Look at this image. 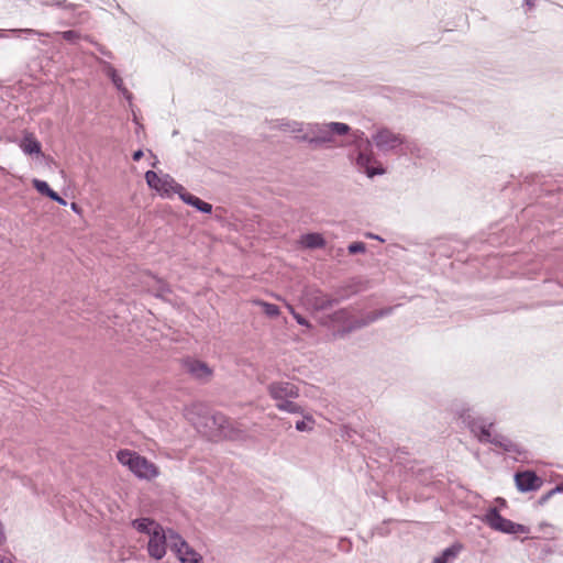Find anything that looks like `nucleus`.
<instances>
[{
	"mask_svg": "<svg viewBox=\"0 0 563 563\" xmlns=\"http://www.w3.org/2000/svg\"><path fill=\"white\" fill-rule=\"evenodd\" d=\"M298 244L302 249H322L325 246V239L321 233L310 232L302 234L298 240Z\"/></svg>",
	"mask_w": 563,
	"mask_h": 563,
	"instance_id": "nucleus-16",
	"label": "nucleus"
},
{
	"mask_svg": "<svg viewBox=\"0 0 563 563\" xmlns=\"http://www.w3.org/2000/svg\"><path fill=\"white\" fill-rule=\"evenodd\" d=\"M301 419L298 420L295 424V428L298 432H312L316 428V419L312 415L302 410V413H299Z\"/></svg>",
	"mask_w": 563,
	"mask_h": 563,
	"instance_id": "nucleus-18",
	"label": "nucleus"
},
{
	"mask_svg": "<svg viewBox=\"0 0 563 563\" xmlns=\"http://www.w3.org/2000/svg\"><path fill=\"white\" fill-rule=\"evenodd\" d=\"M170 548L180 563H205L200 553L195 551L178 533L170 532Z\"/></svg>",
	"mask_w": 563,
	"mask_h": 563,
	"instance_id": "nucleus-10",
	"label": "nucleus"
},
{
	"mask_svg": "<svg viewBox=\"0 0 563 563\" xmlns=\"http://www.w3.org/2000/svg\"><path fill=\"white\" fill-rule=\"evenodd\" d=\"M527 5L532 7L531 0H527Z\"/></svg>",
	"mask_w": 563,
	"mask_h": 563,
	"instance_id": "nucleus-38",
	"label": "nucleus"
},
{
	"mask_svg": "<svg viewBox=\"0 0 563 563\" xmlns=\"http://www.w3.org/2000/svg\"><path fill=\"white\" fill-rule=\"evenodd\" d=\"M517 488L520 492L536 490L541 486V479L533 472H522L515 476Z\"/></svg>",
	"mask_w": 563,
	"mask_h": 563,
	"instance_id": "nucleus-15",
	"label": "nucleus"
},
{
	"mask_svg": "<svg viewBox=\"0 0 563 563\" xmlns=\"http://www.w3.org/2000/svg\"><path fill=\"white\" fill-rule=\"evenodd\" d=\"M142 156H143V152L141 150H139V151L134 152L133 159L140 161L142 158Z\"/></svg>",
	"mask_w": 563,
	"mask_h": 563,
	"instance_id": "nucleus-32",
	"label": "nucleus"
},
{
	"mask_svg": "<svg viewBox=\"0 0 563 563\" xmlns=\"http://www.w3.org/2000/svg\"><path fill=\"white\" fill-rule=\"evenodd\" d=\"M460 416L481 442L494 443L507 452L517 451L516 445L509 439L493 433V423L487 424L484 421L472 418L470 409L463 410Z\"/></svg>",
	"mask_w": 563,
	"mask_h": 563,
	"instance_id": "nucleus-4",
	"label": "nucleus"
},
{
	"mask_svg": "<svg viewBox=\"0 0 563 563\" xmlns=\"http://www.w3.org/2000/svg\"><path fill=\"white\" fill-rule=\"evenodd\" d=\"M183 366L187 374L200 382H207L213 375V369L207 363L199 360L188 358L184 361Z\"/></svg>",
	"mask_w": 563,
	"mask_h": 563,
	"instance_id": "nucleus-13",
	"label": "nucleus"
},
{
	"mask_svg": "<svg viewBox=\"0 0 563 563\" xmlns=\"http://www.w3.org/2000/svg\"><path fill=\"white\" fill-rule=\"evenodd\" d=\"M266 124L269 130L292 135L298 141H302V136L307 133L308 126V123L291 120L288 118L267 120Z\"/></svg>",
	"mask_w": 563,
	"mask_h": 563,
	"instance_id": "nucleus-9",
	"label": "nucleus"
},
{
	"mask_svg": "<svg viewBox=\"0 0 563 563\" xmlns=\"http://www.w3.org/2000/svg\"><path fill=\"white\" fill-rule=\"evenodd\" d=\"M254 303L261 307L264 313L271 318H276L280 313L279 308L274 303H269L263 300H254Z\"/></svg>",
	"mask_w": 563,
	"mask_h": 563,
	"instance_id": "nucleus-22",
	"label": "nucleus"
},
{
	"mask_svg": "<svg viewBox=\"0 0 563 563\" xmlns=\"http://www.w3.org/2000/svg\"><path fill=\"white\" fill-rule=\"evenodd\" d=\"M301 303L306 309L317 312L332 308L336 303V300L320 290H313L302 297Z\"/></svg>",
	"mask_w": 563,
	"mask_h": 563,
	"instance_id": "nucleus-11",
	"label": "nucleus"
},
{
	"mask_svg": "<svg viewBox=\"0 0 563 563\" xmlns=\"http://www.w3.org/2000/svg\"><path fill=\"white\" fill-rule=\"evenodd\" d=\"M145 180L147 186L163 198H170L175 194L179 196L184 188L170 175L157 174L153 170L145 173Z\"/></svg>",
	"mask_w": 563,
	"mask_h": 563,
	"instance_id": "nucleus-6",
	"label": "nucleus"
},
{
	"mask_svg": "<svg viewBox=\"0 0 563 563\" xmlns=\"http://www.w3.org/2000/svg\"><path fill=\"white\" fill-rule=\"evenodd\" d=\"M62 35L66 41L70 42L75 41L78 37V34L75 31H65L62 33Z\"/></svg>",
	"mask_w": 563,
	"mask_h": 563,
	"instance_id": "nucleus-29",
	"label": "nucleus"
},
{
	"mask_svg": "<svg viewBox=\"0 0 563 563\" xmlns=\"http://www.w3.org/2000/svg\"><path fill=\"white\" fill-rule=\"evenodd\" d=\"M461 550L462 544L454 543L446 548L440 555L435 556L432 563H449V561L454 560L457 556Z\"/></svg>",
	"mask_w": 563,
	"mask_h": 563,
	"instance_id": "nucleus-19",
	"label": "nucleus"
},
{
	"mask_svg": "<svg viewBox=\"0 0 563 563\" xmlns=\"http://www.w3.org/2000/svg\"><path fill=\"white\" fill-rule=\"evenodd\" d=\"M117 460L140 481L151 482L161 475L159 467L136 451L129 449L119 450L117 452Z\"/></svg>",
	"mask_w": 563,
	"mask_h": 563,
	"instance_id": "nucleus-3",
	"label": "nucleus"
},
{
	"mask_svg": "<svg viewBox=\"0 0 563 563\" xmlns=\"http://www.w3.org/2000/svg\"><path fill=\"white\" fill-rule=\"evenodd\" d=\"M131 526L139 533L148 537L146 549L152 559L159 561L166 555L167 538H169L170 532H173L172 530L166 532L162 525L147 517L132 520Z\"/></svg>",
	"mask_w": 563,
	"mask_h": 563,
	"instance_id": "nucleus-1",
	"label": "nucleus"
},
{
	"mask_svg": "<svg viewBox=\"0 0 563 563\" xmlns=\"http://www.w3.org/2000/svg\"><path fill=\"white\" fill-rule=\"evenodd\" d=\"M354 143L356 144L355 154L351 155V161L360 173L365 174L368 178L382 176L386 173V168L374 156L369 146V142L365 139L362 131L353 133Z\"/></svg>",
	"mask_w": 563,
	"mask_h": 563,
	"instance_id": "nucleus-2",
	"label": "nucleus"
},
{
	"mask_svg": "<svg viewBox=\"0 0 563 563\" xmlns=\"http://www.w3.org/2000/svg\"><path fill=\"white\" fill-rule=\"evenodd\" d=\"M51 199L62 206H66V203H67L66 200H64L57 192H54L53 195H51Z\"/></svg>",
	"mask_w": 563,
	"mask_h": 563,
	"instance_id": "nucleus-31",
	"label": "nucleus"
},
{
	"mask_svg": "<svg viewBox=\"0 0 563 563\" xmlns=\"http://www.w3.org/2000/svg\"><path fill=\"white\" fill-rule=\"evenodd\" d=\"M367 236L371 239H374V240L383 241V239H380L378 235H375V234H368Z\"/></svg>",
	"mask_w": 563,
	"mask_h": 563,
	"instance_id": "nucleus-36",
	"label": "nucleus"
},
{
	"mask_svg": "<svg viewBox=\"0 0 563 563\" xmlns=\"http://www.w3.org/2000/svg\"><path fill=\"white\" fill-rule=\"evenodd\" d=\"M268 394L275 400V406L278 404L286 401L288 399H296L299 397L298 387L288 382H277L272 383L268 386Z\"/></svg>",
	"mask_w": 563,
	"mask_h": 563,
	"instance_id": "nucleus-12",
	"label": "nucleus"
},
{
	"mask_svg": "<svg viewBox=\"0 0 563 563\" xmlns=\"http://www.w3.org/2000/svg\"><path fill=\"white\" fill-rule=\"evenodd\" d=\"M287 309H288V311H289L292 316H294V313H297V312L295 311V309L292 308V306H290V305H287Z\"/></svg>",
	"mask_w": 563,
	"mask_h": 563,
	"instance_id": "nucleus-37",
	"label": "nucleus"
},
{
	"mask_svg": "<svg viewBox=\"0 0 563 563\" xmlns=\"http://www.w3.org/2000/svg\"><path fill=\"white\" fill-rule=\"evenodd\" d=\"M32 184L34 186V188L42 195L44 196H47L48 198H51V195H53L55 191L52 190L48 186V184L44 180H40V179H33L32 180Z\"/></svg>",
	"mask_w": 563,
	"mask_h": 563,
	"instance_id": "nucleus-24",
	"label": "nucleus"
},
{
	"mask_svg": "<svg viewBox=\"0 0 563 563\" xmlns=\"http://www.w3.org/2000/svg\"><path fill=\"white\" fill-rule=\"evenodd\" d=\"M8 33H11L15 36H19L21 34L26 35H40L38 32L32 29H10V30H0V38H5L8 36Z\"/></svg>",
	"mask_w": 563,
	"mask_h": 563,
	"instance_id": "nucleus-23",
	"label": "nucleus"
},
{
	"mask_svg": "<svg viewBox=\"0 0 563 563\" xmlns=\"http://www.w3.org/2000/svg\"><path fill=\"white\" fill-rule=\"evenodd\" d=\"M5 542H7L5 526L2 521V519L0 518V544H4Z\"/></svg>",
	"mask_w": 563,
	"mask_h": 563,
	"instance_id": "nucleus-28",
	"label": "nucleus"
},
{
	"mask_svg": "<svg viewBox=\"0 0 563 563\" xmlns=\"http://www.w3.org/2000/svg\"><path fill=\"white\" fill-rule=\"evenodd\" d=\"M70 208H71V210H73L74 212H76L77 214H80V212H81V211H80V208L77 206V203L73 202V203L70 205Z\"/></svg>",
	"mask_w": 563,
	"mask_h": 563,
	"instance_id": "nucleus-34",
	"label": "nucleus"
},
{
	"mask_svg": "<svg viewBox=\"0 0 563 563\" xmlns=\"http://www.w3.org/2000/svg\"><path fill=\"white\" fill-rule=\"evenodd\" d=\"M106 74L111 78L113 85L120 90L122 91L124 95L128 93L126 89L124 88L123 86V80L122 78L118 75L117 70L110 66V65H107L106 66V69H104Z\"/></svg>",
	"mask_w": 563,
	"mask_h": 563,
	"instance_id": "nucleus-21",
	"label": "nucleus"
},
{
	"mask_svg": "<svg viewBox=\"0 0 563 563\" xmlns=\"http://www.w3.org/2000/svg\"><path fill=\"white\" fill-rule=\"evenodd\" d=\"M350 132V126L342 122L329 123H308L307 133L302 136V142L316 145H325L334 143L335 135H345Z\"/></svg>",
	"mask_w": 563,
	"mask_h": 563,
	"instance_id": "nucleus-5",
	"label": "nucleus"
},
{
	"mask_svg": "<svg viewBox=\"0 0 563 563\" xmlns=\"http://www.w3.org/2000/svg\"><path fill=\"white\" fill-rule=\"evenodd\" d=\"M483 521L486 522L492 529L507 533V534H526L529 533V528L516 523L509 519H506L500 516L496 508H490L486 511Z\"/></svg>",
	"mask_w": 563,
	"mask_h": 563,
	"instance_id": "nucleus-7",
	"label": "nucleus"
},
{
	"mask_svg": "<svg viewBox=\"0 0 563 563\" xmlns=\"http://www.w3.org/2000/svg\"><path fill=\"white\" fill-rule=\"evenodd\" d=\"M294 319L300 324V325H303V327H307V328H310V323L302 317L300 316L299 313H294Z\"/></svg>",
	"mask_w": 563,
	"mask_h": 563,
	"instance_id": "nucleus-30",
	"label": "nucleus"
},
{
	"mask_svg": "<svg viewBox=\"0 0 563 563\" xmlns=\"http://www.w3.org/2000/svg\"><path fill=\"white\" fill-rule=\"evenodd\" d=\"M563 493V484L552 489L551 494Z\"/></svg>",
	"mask_w": 563,
	"mask_h": 563,
	"instance_id": "nucleus-35",
	"label": "nucleus"
},
{
	"mask_svg": "<svg viewBox=\"0 0 563 563\" xmlns=\"http://www.w3.org/2000/svg\"><path fill=\"white\" fill-rule=\"evenodd\" d=\"M384 312H380L378 314H372V316H368L366 318V320H363V321H357L355 324L353 325H349L347 327V330H352V329H355V328H360V327H363V325H366L368 324L369 322H373L375 321L378 317L383 316Z\"/></svg>",
	"mask_w": 563,
	"mask_h": 563,
	"instance_id": "nucleus-25",
	"label": "nucleus"
},
{
	"mask_svg": "<svg viewBox=\"0 0 563 563\" xmlns=\"http://www.w3.org/2000/svg\"><path fill=\"white\" fill-rule=\"evenodd\" d=\"M179 198L186 203L194 208H196L198 211L203 213H210L212 211V206L200 198L187 192L184 188L181 192L179 194Z\"/></svg>",
	"mask_w": 563,
	"mask_h": 563,
	"instance_id": "nucleus-17",
	"label": "nucleus"
},
{
	"mask_svg": "<svg viewBox=\"0 0 563 563\" xmlns=\"http://www.w3.org/2000/svg\"><path fill=\"white\" fill-rule=\"evenodd\" d=\"M347 250L351 254H356V253H364L366 247L363 242H354L349 245Z\"/></svg>",
	"mask_w": 563,
	"mask_h": 563,
	"instance_id": "nucleus-26",
	"label": "nucleus"
},
{
	"mask_svg": "<svg viewBox=\"0 0 563 563\" xmlns=\"http://www.w3.org/2000/svg\"><path fill=\"white\" fill-rule=\"evenodd\" d=\"M18 146L26 156L36 158L43 156L41 142L29 131L23 132L22 137L18 141Z\"/></svg>",
	"mask_w": 563,
	"mask_h": 563,
	"instance_id": "nucleus-14",
	"label": "nucleus"
},
{
	"mask_svg": "<svg viewBox=\"0 0 563 563\" xmlns=\"http://www.w3.org/2000/svg\"><path fill=\"white\" fill-rule=\"evenodd\" d=\"M372 141L383 154L396 151L404 144V137L386 128H379L373 133Z\"/></svg>",
	"mask_w": 563,
	"mask_h": 563,
	"instance_id": "nucleus-8",
	"label": "nucleus"
},
{
	"mask_svg": "<svg viewBox=\"0 0 563 563\" xmlns=\"http://www.w3.org/2000/svg\"><path fill=\"white\" fill-rule=\"evenodd\" d=\"M347 319L346 310H339L333 313L332 321L344 324Z\"/></svg>",
	"mask_w": 563,
	"mask_h": 563,
	"instance_id": "nucleus-27",
	"label": "nucleus"
},
{
	"mask_svg": "<svg viewBox=\"0 0 563 563\" xmlns=\"http://www.w3.org/2000/svg\"><path fill=\"white\" fill-rule=\"evenodd\" d=\"M276 408L280 411H285V412L292 413V415L302 413V410H303L299 404L294 401V399H288L286 401H283L280 404H278V406Z\"/></svg>",
	"mask_w": 563,
	"mask_h": 563,
	"instance_id": "nucleus-20",
	"label": "nucleus"
},
{
	"mask_svg": "<svg viewBox=\"0 0 563 563\" xmlns=\"http://www.w3.org/2000/svg\"><path fill=\"white\" fill-rule=\"evenodd\" d=\"M0 563H14L11 558L0 555Z\"/></svg>",
	"mask_w": 563,
	"mask_h": 563,
	"instance_id": "nucleus-33",
	"label": "nucleus"
}]
</instances>
